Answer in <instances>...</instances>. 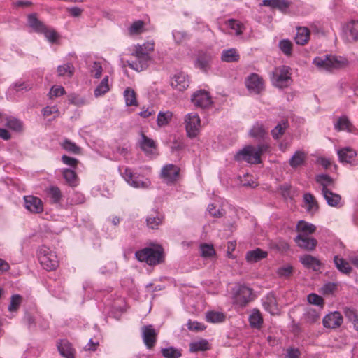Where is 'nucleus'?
<instances>
[{"label": "nucleus", "mask_w": 358, "mask_h": 358, "mask_svg": "<svg viewBox=\"0 0 358 358\" xmlns=\"http://www.w3.org/2000/svg\"><path fill=\"white\" fill-rule=\"evenodd\" d=\"M268 256L267 251L257 248L252 250H249L245 254V260L248 263L252 264L258 262Z\"/></svg>", "instance_id": "obj_21"}, {"label": "nucleus", "mask_w": 358, "mask_h": 358, "mask_svg": "<svg viewBox=\"0 0 358 358\" xmlns=\"http://www.w3.org/2000/svg\"><path fill=\"white\" fill-rule=\"evenodd\" d=\"M143 343L148 349H152L157 343L158 334L152 324L145 325L141 329Z\"/></svg>", "instance_id": "obj_13"}, {"label": "nucleus", "mask_w": 358, "mask_h": 358, "mask_svg": "<svg viewBox=\"0 0 358 358\" xmlns=\"http://www.w3.org/2000/svg\"><path fill=\"white\" fill-rule=\"evenodd\" d=\"M225 24L229 28L234 31L236 36H241L245 29L244 24L238 20L229 19L226 21Z\"/></svg>", "instance_id": "obj_42"}, {"label": "nucleus", "mask_w": 358, "mask_h": 358, "mask_svg": "<svg viewBox=\"0 0 358 358\" xmlns=\"http://www.w3.org/2000/svg\"><path fill=\"white\" fill-rule=\"evenodd\" d=\"M292 2L288 0H263L262 5L272 9H278L284 14L288 13Z\"/></svg>", "instance_id": "obj_19"}, {"label": "nucleus", "mask_w": 358, "mask_h": 358, "mask_svg": "<svg viewBox=\"0 0 358 358\" xmlns=\"http://www.w3.org/2000/svg\"><path fill=\"white\" fill-rule=\"evenodd\" d=\"M139 146L145 154H152V149L157 148V144L154 140L148 138L143 132H141V140L139 141Z\"/></svg>", "instance_id": "obj_26"}, {"label": "nucleus", "mask_w": 358, "mask_h": 358, "mask_svg": "<svg viewBox=\"0 0 358 358\" xmlns=\"http://www.w3.org/2000/svg\"><path fill=\"white\" fill-rule=\"evenodd\" d=\"M264 307L271 315H274L278 311V303L273 294L267 296L266 301L264 302Z\"/></svg>", "instance_id": "obj_37"}, {"label": "nucleus", "mask_w": 358, "mask_h": 358, "mask_svg": "<svg viewBox=\"0 0 358 358\" xmlns=\"http://www.w3.org/2000/svg\"><path fill=\"white\" fill-rule=\"evenodd\" d=\"M192 103L196 107L207 108L213 104L212 97L206 90H200L195 92L191 97Z\"/></svg>", "instance_id": "obj_11"}, {"label": "nucleus", "mask_w": 358, "mask_h": 358, "mask_svg": "<svg viewBox=\"0 0 358 358\" xmlns=\"http://www.w3.org/2000/svg\"><path fill=\"white\" fill-rule=\"evenodd\" d=\"M66 94V91L62 86H52L49 92L50 99L61 96Z\"/></svg>", "instance_id": "obj_64"}, {"label": "nucleus", "mask_w": 358, "mask_h": 358, "mask_svg": "<svg viewBox=\"0 0 358 358\" xmlns=\"http://www.w3.org/2000/svg\"><path fill=\"white\" fill-rule=\"evenodd\" d=\"M299 260L306 268H313L315 271H317L322 265V262L318 259L310 255L301 256Z\"/></svg>", "instance_id": "obj_24"}, {"label": "nucleus", "mask_w": 358, "mask_h": 358, "mask_svg": "<svg viewBox=\"0 0 358 358\" xmlns=\"http://www.w3.org/2000/svg\"><path fill=\"white\" fill-rule=\"evenodd\" d=\"M274 248L282 253H285L289 250L290 245L285 240L280 239L275 243Z\"/></svg>", "instance_id": "obj_63"}, {"label": "nucleus", "mask_w": 358, "mask_h": 358, "mask_svg": "<svg viewBox=\"0 0 358 358\" xmlns=\"http://www.w3.org/2000/svg\"><path fill=\"white\" fill-rule=\"evenodd\" d=\"M124 179L132 187L136 188L146 187L147 185L145 182L140 181L138 180V177H134L132 170L128 167H126L124 172L122 173Z\"/></svg>", "instance_id": "obj_23"}, {"label": "nucleus", "mask_w": 358, "mask_h": 358, "mask_svg": "<svg viewBox=\"0 0 358 358\" xmlns=\"http://www.w3.org/2000/svg\"><path fill=\"white\" fill-rule=\"evenodd\" d=\"M245 85L251 94H260L265 90L264 80L256 73H251L245 78Z\"/></svg>", "instance_id": "obj_9"}, {"label": "nucleus", "mask_w": 358, "mask_h": 358, "mask_svg": "<svg viewBox=\"0 0 358 358\" xmlns=\"http://www.w3.org/2000/svg\"><path fill=\"white\" fill-rule=\"evenodd\" d=\"M41 34H43L51 43H56L59 38V34L54 29H48L47 27Z\"/></svg>", "instance_id": "obj_54"}, {"label": "nucleus", "mask_w": 358, "mask_h": 358, "mask_svg": "<svg viewBox=\"0 0 358 358\" xmlns=\"http://www.w3.org/2000/svg\"><path fill=\"white\" fill-rule=\"evenodd\" d=\"M289 124L287 121H284L282 123H278L273 129L271 131V135L275 140L279 139L285 133L286 129L288 128Z\"/></svg>", "instance_id": "obj_48"}, {"label": "nucleus", "mask_w": 358, "mask_h": 358, "mask_svg": "<svg viewBox=\"0 0 358 358\" xmlns=\"http://www.w3.org/2000/svg\"><path fill=\"white\" fill-rule=\"evenodd\" d=\"M279 48L280 50L287 56L292 54L293 45L289 39H283L279 42Z\"/></svg>", "instance_id": "obj_55"}, {"label": "nucleus", "mask_w": 358, "mask_h": 358, "mask_svg": "<svg viewBox=\"0 0 358 358\" xmlns=\"http://www.w3.org/2000/svg\"><path fill=\"white\" fill-rule=\"evenodd\" d=\"M37 257L43 268L48 271H55L59 267V262L56 252L45 245L39 247Z\"/></svg>", "instance_id": "obj_3"}, {"label": "nucleus", "mask_w": 358, "mask_h": 358, "mask_svg": "<svg viewBox=\"0 0 358 358\" xmlns=\"http://www.w3.org/2000/svg\"><path fill=\"white\" fill-rule=\"evenodd\" d=\"M24 207L32 213H41L43 211V203L41 199L33 195L24 196Z\"/></svg>", "instance_id": "obj_18"}, {"label": "nucleus", "mask_w": 358, "mask_h": 358, "mask_svg": "<svg viewBox=\"0 0 358 358\" xmlns=\"http://www.w3.org/2000/svg\"><path fill=\"white\" fill-rule=\"evenodd\" d=\"M180 172V167L173 164H169L162 168L161 176L166 184L173 185L179 180Z\"/></svg>", "instance_id": "obj_12"}, {"label": "nucleus", "mask_w": 358, "mask_h": 358, "mask_svg": "<svg viewBox=\"0 0 358 358\" xmlns=\"http://www.w3.org/2000/svg\"><path fill=\"white\" fill-rule=\"evenodd\" d=\"M57 71L59 77L71 78L74 74L75 68L73 64L68 62L63 65L58 66Z\"/></svg>", "instance_id": "obj_35"}, {"label": "nucleus", "mask_w": 358, "mask_h": 358, "mask_svg": "<svg viewBox=\"0 0 358 358\" xmlns=\"http://www.w3.org/2000/svg\"><path fill=\"white\" fill-rule=\"evenodd\" d=\"M57 347L60 355L63 357L75 358V350L68 340H59L57 343Z\"/></svg>", "instance_id": "obj_20"}, {"label": "nucleus", "mask_w": 358, "mask_h": 358, "mask_svg": "<svg viewBox=\"0 0 358 358\" xmlns=\"http://www.w3.org/2000/svg\"><path fill=\"white\" fill-rule=\"evenodd\" d=\"M233 304L243 308L253 300L252 289L245 285H239L233 289Z\"/></svg>", "instance_id": "obj_4"}, {"label": "nucleus", "mask_w": 358, "mask_h": 358, "mask_svg": "<svg viewBox=\"0 0 358 358\" xmlns=\"http://www.w3.org/2000/svg\"><path fill=\"white\" fill-rule=\"evenodd\" d=\"M144 22L143 20H137L131 24L129 29V34H139L143 32L144 27Z\"/></svg>", "instance_id": "obj_58"}, {"label": "nucleus", "mask_w": 358, "mask_h": 358, "mask_svg": "<svg viewBox=\"0 0 358 358\" xmlns=\"http://www.w3.org/2000/svg\"><path fill=\"white\" fill-rule=\"evenodd\" d=\"M310 38V31L308 28L306 27H299L297 28V31L294 37L296 44L304 45L308 43Z\"/></svg>", "instance_id": "obj_28"}, {"label": "nucleus", "mask_w": 358, "mask_h": 358, "mask_svg": "<svg viewBox=\"0 0 358 358\" xmlns=\"http://www.w3.org/2000/svg\"><path fill=\"white\" fill-rule=\"evenodd\" d=\"M343 322V317L339 311H334L326 315L322 319V324L327 329H337Z\"/></svg>", "instance_id": "obj_16"}, {"label": "nucleus", "mask_w": 358, "mask_h": 358, "mask_svg": "<svg viewBox=\"0 0 358 358\" xmlns=\"http://www.w3.org/2000/svg\"><path fill=\"white\" fill-rule=\"evenodd\" d=\"M141 48L135 47L131 55L134 56L136 59L135 61H127V66L136 71H142L145 70L151 61V57L148 52H141Z\"/></svg>", "instance_id": "obj_5"}, {"label": "nucleus", "mask_w": 358, "mask_h": 358, "mask_svg": "<svg viewBox=\"0 0 358 358\" xmlns=\"http://www.w3.org/2000/svg\"><path fill=\"white\" fill-rule=\"evenodd\" d=\"M185 125L187 136L188 138L193 139L196 138L201 129V119L196 113H190L185 115Z\"/></svg>", "instance_id": "obj_8"}, {"label": "nucleus", "mask_w": 358, "mask_h": 358, "mask_svg": "<svg viewBox=\"0 0 358 358\" xmlns=\"http://www.w3.org/2000/svg\"><path fill=\"white\" fill-rule=\"evenodd\" d=\"M6 126L15 132H22L24 128L23 122L21 120L11 117L6 118Z\"/></svg>", "instance_id": "obj_44"}, {"label": "nucleus", "mask_w": 358, "mask_h": 358, "mask_svg": "<svg viewBox=\"0 0 358 358\" xmlns=\"http://www.w3.org/2000/svg\"><path fill=\"white\" fill-rule=\"evenodd\" d=\"M124 96L125 98L126 106H138V101L136 99V94L133 89H131L130 87H127L124 92Z\"/></svg>", "instance_id": "obj_47"}, {"label": "nucleus", "mask_w": 358, "mask_h": 358, "mask_svg": "<svg viewBox=\"0 0 358 358\" xmlns=\"http://www.w3.org/2000/svg\"><path fill=\"white\" fill-rule=\"evenodd\" d=\"M61 147L66 151L72 154L79 155L81 152V148L67 138L64 139L61 143Z\"/></svg>", "instance_id": "obj_45"}, {"label": "nucleus", "mask_w": 358, "mask_h": 358, "mask_svg": "<svg viewBox=\"0 0 358 358\" xmlns=\"http://www.w3.org/2000/svg\"><path fill=\"white\" fill-rule=\"evenodd\" d=\"M294 267L290 264H287L279 267L276 271L280 278H289L294 273Z\"/></svg>", "instance_id": "obj_51"}, {"label": "nucleus", "mask_w": 358, "mask_h": 358, "mask_svg": "<svg viewBox=\"0 0 358 358\" xmlns=\"http://www.w3.org/2000/svg\"><path fill=\"white\" fill-rule=\"evenodd\" d=\"M250 326L253 329H259L264 323L262 315L259 309L254 308L248 317Z\"/></svg>", "instance_id": "obj_30"}, {"label": "nucleus", "mask_w": 358, "mask_h": 358, "mask_svg": "<svg viewBox=\"0 0 358 358\" xmlns=\"http://www.w3.org/2000/svg\"><path fill=\"white\" fill-rule=\"evenodd\" d=\"M303 201L306 204H308L307 210L314 212L318 211L319 210V203L315 199V196L311 193H305L303 196Z\"/></svg>", "instance_id": "obj_43"}, {"label": "nucleus", "mask_w": 358, "mask_h": 358, "mask_svg": "<svg viewBox=\"0 0 358 358\" xmlns=\"http://www.w3.org/2000/svg\"><path fill=\"white\" fill-rule=\"evenodd\" d=\"M214 55L210 51L199 50L194 62V67L203 73H208L212 67Z\"/></svg>", "instance_id": "obj_7"}, {"label": "nucleus", "mask_w": 358, "mask_h": 358, "mask_svg": "<svg viewBox=\"0 0 358 358\" xmlns=\"http://www.w3.org/2000/svg\"><path fill=\"white\" fill-rule=\"evenodd\" d=\"M28 25L36 33L41 34L46 27L37 17L36 13H31L27 16Z\"/></svg>", "instance_id": "obj_27"}, {"label": "nucleus", "mask_w": 358, "mask_h": 358, "mask_svg": "<svg viewBox=\"0 0 358 358\" xmlns=\"http://www.w3.org/2000/svg\"><path fill=\"white\" fill-rule=\"evenodd\" d=\"M294 241L298 247L308 252L313 251L317 245V239L305 234H298L294 238Z\"/></svg>", "instance_id": "obj_17"}, {"label": "nucleus", "mask_w": 358, "mask_h": 358, "mask_svg": "<svg viewBox=\"0 0 358 358\" xmlns=\"http://www.w3.org/2000/svg\"><path fill=\"white\" fill-rule=\"evenodd\" d=\"M210 349L209 342L204 338L198 341L192 342L189 344V351L192 352H198L199 351H207Z\"/></svg>", "instance_id": "obj_36"}, {"label": "nucleus", "mask_w": 358, "mask_h": 358, "mask_svg": "<svg viewBox=\"0 0 358 358\" xmlns=\"http://www.w3.org/2000/svg\"><path fill=\"white\" fill-rule=\"evenodd\" d=\"M226 320V315L222 312L208 311L206 313V320L210 323H221Z\"/></svg>", "instance_id": "obj_40"}, {"label": "nucleus", "mask_w": 358, "mask_h": 358, "mask_svg": "<svg viewBox=\"0 0 358 358\" xmlns=\"http://www.w3.org/2000/svg\"><path fill=\"white\" fill-rule=\"evenodd\" d=\"M47 194L50 198L52 204L60 203L62 199V194L60 189L57 186L50 187L47 191Z\"/></svg>", "instance_id": "obj_38"}, {"label": "nucleus", "mask_w": 358, "mask_h": 358, "mask_svg": "<svg viewBox=\"0 0 358 358\" xmlns=\"http://www.w3.org/2000/svg\"><path fill=\"white\" fill-rule=\"evenodd\" d=\"M110 90L109 85H108V76H106L99 85L94 90V96L96 97L102 96L105 94Z\"/></svg>", "instance_id": "obj_46"}, {"label": "nucleus", "mask_w": 358, "mask_h": 358, "mask_svg": "<svg viewBox=\"0 0 358 358\" xmlns=\"http://www.w3.org/2000/svg\"><path fill=\"white\" fill-rule=\"evenodd\" d=\"M68 101L69 104L76 106H81L85 103V99L76 93H71L68 95Z\"/></svg>", "instance_id": "obj_56"}, {"label": "nucleus", "mask_w": 358, "mask_h": 358, "mask_svg": "<svg viewBox=\"0 0 358 358\" xmlns=\"http://www.w3.org/2000/svg\"><path fill=\"white\" fill-rule=\"evenodd\" d=\"M240 59V55L236 48L224 50L221 55V60L227 63L237 62Z\"/></svg>", "instance_id": "obj_32"}, {"label": "nucleus", "mask_w": 358, "mask_h": 358, "mask_svg": "<svg viewBox=\"0 0 358 358\" xmlns=\"http://www.w3.org/2000/svg\"><path fill=\"white\" fill-rule=\"evenodd\" d=\"M338 158L342 163H352L355 159L356 151L350 148H344L338 151Z\"/></svg>", "instance_id": "obj_31"}, {"label": "nucleus", "mask_w": 358, "mask_h": 358, "mask_svg": "<svg viewBox=\"0 0 358 358\" xmlns=\"http://www.w3.org/2000/svg\"><path fill=\"white\" fill-rule=\"evenodd\" d=\"M161 353L164 358H180L182 356L180 350L172 346L162 348Z\"/></svg>", "instance_id": "obj_49"}, {"label": "nucleus", "mask_w": 358, "mask_h": 358, "mask_svg": "<svg viewBox=\"0 0 358 358\" xmlns=\"http://www.w3.org/2000/svg\"><path fill=\"white\" fill-rule=\"evenodd\" d=\"M307 155L303 150H296L289 160V164L292 169H297L298 167L305 164Z\"/></svg>", "instance_id": "obj_25"}, {"label": "nucleus", "mask_w": 358, "mask_h": 358, "mask_svg": "<svg viewBox=\"0 0 358 358\" xmlns=\"http://www.w3.org/2000/svg\"><path fill=\"white\" fill-rule=\"evenodd\" d=\"M334 262L336 268L342 273L350 274L352 272V267L349 263L343 258L338 255H335Z\"/></svg>", "instance_id": "obj_33"}, {"label": "nucleus", "mask_w": 358, "mask_h": 358, "mask_svg": "<svg viewBox=\"0 0 358 358\" xmlns=\"http://www.w3.org/2000/svg\"><path fill=\"white\" fill-rule=\"evenodd\" d=\"M307 299L309 303L321 307H323L324 303V299L321 296L315 293L308 294Z\"/></svg>", "instance_id": "obj_60"}, {"label": "nucleus", "mask_w": 358, "mask_h": 358, "mask_svg": "<svg viewBox=\"0 0 358 358\" xmlns=\"http://www.w3.org/2000/svg\"><path fill=\"white\" fill-rule=\"evenodd\" d=\"M334 128L338 131H347L348 132H353L355 129V127L346 115H342L338 119L337 122L334 124Z\"/></svg>", "instance_id": "obj_29"}, {"label": "nucleus", "mask_w": 358, "mask_h": 358, "mask_svg": "<svg viewBox=\"0 0 358 358\" xmlns=\"http://www.w3.org/2000/svg\"><path fill=\"white\" fill-rule=\"evenodd\" d=\"M291 68L282 65L275 69L273 73V85L280 89L287 87L292 82Z\"/></svg>", "instance_id": "obj_6"}, {"label": "nucleus", "mask_w": 358, "mask_h": 358, "mask_svg": "<svg viewBox=\"0 0 358 358\" xmlns=\"http://www.w3.org/2000/svg\"><path fill=\"white\" fill-rule=\"evenodd\" d=\"M315 182L319 184L322 187V193L327 192L329 190V187H334L335 185V182L333 178H331L328 174L320 173L317 174L315 177Z\"/></svg>", "instance_id": "obj_22"}, {"label": "nucleus", "mask_w": 358, "mask_h": 358, "mask_svg": "<svg viewBox=\"0 0 358 358\" xmlns=\"http://www.w3.org/2000/svg\"><path fill=\"white\" fill-rule=\"evenodd\" d=\"M305 318L307 322L314 324L319 320L320 314L315 309L310 308L305 313Z\"/></svg>", "instance_id": "obj_57"}, {"label": "nucleus", "mask_w": 358, "mask_h": 358, "mask_svg": "<svg viewBox=\"0 0 358 358\" xmlns=\"http://www.w3.org/2000/svg\"><path fill=\"white\" fill-rule=\"evenodd\" d=\"M189 76L182 71L177 72L171 78V85L176 90L182 92L189 87Z\"/></svg>", "instance_id": "obj_14"}, {"label": "nucleus", "mask_w": 358, "mask_h": 358, "mask_svg": "<svg viewBox=\"0 0 358 358\" xmlns=\"http://www.w3.org/2000/svg\"><path fill=\"white\" fill-rule=\"evenodd\" d=\"M313 64L317 67L332 71L344 69L348 67L350 62L347 58L342 56L325 55L323 57H316L313 59Z\"/></svg>", "instance_id": "obj_2"}, {"label": "nucleus", "mask_w": 358, "mask_h": 358, "mask_svg": "<svg viewBox=\"0 0 358 358\" xmlns=\"http://www.w3.org/2000/svg\"><path fill=\"white\" fill-rule=\"evenodd\" d=\"M165 257L166 255L162 245L155 242H150L148 246L135 252V258L150 266L164 264Z\"/></svg>", "instance_id": "obj_1"}, {"label": "nucleus", "mask_w": 358, "mask_h": 358, "mask_svg": "<svg viewBox=\"0 0 358 358\" xmlns=\"http://www.w3.org/2000/svg\"><path fill=\"white\" fill-rule=\"evenodd\" d=\"M350 36L354 41H358V20H352L348 25Z\"/></svg>", "instance_id": "obj_59"}, {"label": "nucleus", "mask_w": 358, "mask_h": 358, "mask_svg": "<svg viewBox=\"0 0 358 358\" xmlns=\"http://www.w3.org/2000/svg\"><path fill=\"white\" fill-rule=\"evenodd\" d=\"M22 296L20 294H16L12 295L10 297V304L8 306V310L10 312L17 311L22 302Z\"/></svg>", "instance_id": "obj_53"}, {"label": "nucleus", "mask_w": 358, "mask_h": 358, "mask_svg": "<svg viewBox=\"0 0 358 358\" xmlns=\"http://www.w3.org/2000/svg\"><path fill=\"white\" fill-rule=\"evenodd\" d=\"M296 231L302 232L301 234L308 236L309 234H313L316 231V227L314 224L308 223L304 220H300L296 225Z\"/></svg>", "instance_id": "obj_41"}, {"label": "nucleus", "mask_w": 358, "mask_h": 358, "mask_svg": "<svg viewBox=\"0 0 358 358\" xmlns=\"http://www.w3.org/2000/svg\"><path fill=\"white\" fill-rule=\"evenodd\" d=\"M187 327L189 330L196 332L203 331L206 328L204 324L197 321H192L191 320L187 322Z\"/></svg>", "instance_id": "obj_61"}, {"label": "nucleus", "mask_w": 358, "mask_h": 358, "mask_svg": "<svg viewBox=\"0 0 358 358\" xmlns=\"http://www.w3.org/2000/svg\"><path fill=\"white\" fill-rule=\"evenodd\" d=\"M324 199L327 204L331 207H338L341 201V196L340 194L333 192L331 189L327 190V192H322Z\"/></svg>", "instance_id": "obj_34"}, {"label": "nucleus", "mask_w": 358, "mask_h": 358, "mask_svg": "<svg viewBox=\"0 0 358 358\" xmlns=\"http://www.w3.org/2000/svg\"><path fill=\"white\" fill-rule=\"evenodd\" d=\"M201 255L205 258H211L215 256L216 252L213 246L208 243H202L200 245Z\"/></svg>", "instance_id": "obj_52"}, {"label": "nucleus", "mask_w": 358, "mask_h": 358, "mask_svg": "<svg viewBox=\"0 0 358 358\" xmlns=\"http://www.w3.org/2000/svg\"><path fill=\"white\" fill-rule=\"evenodd\" d=\"M234 159L238 162H245L252 164H257L262 162L256 159L255 148L252 145H246L238 150Z\"/></svg>", "instance_id": "obj_10"}, {"label": "nucleus", "mask_w": 358, "mask_h": 358, "mask_svg": "<svg viewBox=\"0 0 358 358\" xmlns=\"http://www.w3.org/2000/svg\"><path fill=\"white\" fill-rule=\"evenodd\" d=\"M172 116L173 114L170 111L159 112L157 118V125L160 127L167 125L171 120Z\"/></svg>", "instance_id": "obj_50"}, {"label": "nucleus", "mask_w": 358, "mask_h": 358, "mask_svg": "<svg viewBox=\"0 0 358 358\" xmlns=\"http://www.w3.org/2000/svg\"><path fill=\"white\" fill-rule=\"evenodd\" d=\"M164 221V215L158 209H152L147 216L146 226L152 230H157Z\"/></svg>", "instance_id": "obj_15"}, {"label": "nucleus", "mask_w": 358, "mask_h": 358, "mask_svg": "<svg viewBox=\"0 0 358 358\" xmlns=\"http://www.w3.org/2000/svg\"><path fill=\"white\" fill-rule=\"evenodd\" d=\"M32 84L24 82V81H17L13 84V89L16 92H22L23 90L24 91H29L32 89Z\"/></svg>", "instance_id": "obj_62"}, {"label": "nucleus", "mask_w": 358, "mask_h": 358, "mask_svg": "<svg viewBox=\"0 0 358 358\" xmlns=\"http://www.w3.org/2000/svg\"><path fill=\"white\" fill-rule=\"evenodd\" d=\"M62 176L69 186H77L78 175L75 171L70 169H64L62 171Z\"/></svg>", "instance_id": "obj_39"}]
</instances>
